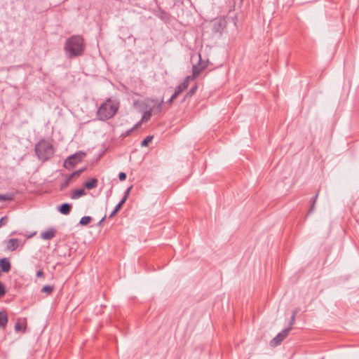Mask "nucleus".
Here are the masks:
<instances>
[{
    "instance_id": "393cba45",
    "label": "nucleus",
    "mask_w": 359,
    "mask_h": 359,
    "mask_svg": "<svg viewBox=\"0 0 359 359\" xmlns=\"http://www.w3.org/2000/svg\"><path fill=\"white\" fill-rule=\"evenodd\" d=\"M140 125V123H137L135 126H133L132 128L123 132L122 134H121V137L123 138L128 136L131 133L132 131H133L135 128H137L138 127V126Z\"/></svg>"
},
{
    "instance_id": "9d476101",
    "label": "nucleus",
    "mask_w": 359,
    "mask_h": 359,
    "mask_svg": "<svg viewBox=\"0 0 359 359\" xmlns=\"http://www.w3.org/2000/svg\"><path fill=\"white\" fill-rule=\"evenodd\" d=\"M191 78V76H187L185 78V79L183 81V82L181 83L180 85H178L176 87L175 91L180 94L184 90H186L188 88V86H189V83L190 80H192Z\"/></svg>"
},
{
    "instance_id": "6e6552de",
    "label": "nucleus",
    "mask_w": 359,
    "mask_h": 359,
    "mask_svg": "<svg viewBox=\"0 0 359 359\" xmlns=\"http://www.w3.org/2000/svg\"><path fill=\"white\" fill-rule=\"evenodd\" d=\"M20 243V241L18 238H11L6 241V249L14 251L18 248Z\"/></svg>"
},
{
    "instance_id": "0eeeda50",
    "label": "nucleus",
    "mask_w": 359,
    "mask_h": 359,
    "mask_svg": "<svg viewBox=\"0 0 359 359\" xmlns=\"http://www.w3.org/2000/svg\"><path fill=\"white\" fill-rule=\"evenodd\" d=\"M290 328H285L279 332L271 341L270 345L273 347L277 346L288 336Z\"/></svg>"
},
{
    "instance_id": "1a4fd4ad",
    "label": "nucleus",
    "mask_w": 359,
    "mask_h": 359,
    "mask_svg": "<svg viewBox=\"0 0 359 359\" xmlns=\"http://www.w3.org/2000/svg\"><path fill=\"white\" fill-rule=\"evenodd\" d=\"M150 102L154 103V104L149 108L153 114H158L162 110V106L163 104V100H161L160 102H158L156 100H150Z\"/></svg>"
},
{
    "instance_id": "c9c22d12",
    "label": "nucleus",
    "mask_w": 359,
    "mask_h": 359,
    "mask_svg": "<svg viewBox=\"0 0 359 359\" xmlns=\"http://www.w3.org/2000/svg\"><path fill=\"white\" fill-rule=\"evenodd\" d=\"M127 199L126 198H123L121 199V201L116 205V206H120V209L122 208L123 205L125 203Z\"/></svg>"
},
{
    "instance_id": "bb28decb",
    "label": "nucleus",
    "mask_w": 359,
    "mask_h": 359,
    "mask_svg": "<svg viewBox=\"0 0 359 359\" xmlns=\"http://www.w3.org/2000/svg\"><path fill=\"white\" fill-rule=\"evenodd\" d=\"M295 318H296V317L291 316V318L290 319V321H289V323H288V327H287V328H290V332L292 330V327H293V325L295 323Z\"/></svg>"
},
{
    "instance_id": "a19ab883",
    "label": "nucleus",
    "mask_w": 359,
    "mask_h": 359,
    "mask_svg": "<svg viewBox=\"0 0 359 359\" xmlns=\"http://www.w3.org/2000/svg\"><path fill=\"white\" fill-rule=\"evenodd\" d=\"M243 0H241V1H243Z\"/></svg>"
},
{
    "instance_id": "7ed1b4c3",
    "label": "nucleus",
    "mask_w": 359,
    "mask_h": 359,
    "mask_svg": "<svg viewBox=\"0 0 359 359\" xmlns=\"http://www.w3.org/2000/svg\"><path fill=\"white\" fill-rule=\"evenodd\" d=\"M119 107L118 102L111 98H107L97 109L96 113L97 119L104 121L113 118L117 113Z\"/></svg>"
},
{
    "instance_id": "a211bd4d",
    "label": "nucleus",
    "mask_w": 359,
    "mask_h": 359,
    "mask_svg": "<svg viewBox=\"0 0 359 359\" xmlns=\"http://www.w3.org/2000/svg\"><path fill=\"white\" fill-rule=\"evenodd\" d=\"M14 195L11 193L0 194V202L11 201L13 199Z\"/></svg>"
},
{
    "instance_id": "412c9836",
    "label": "nucleus",
    "mask_w": 359,
    "mask_h": 359,
    "mask_svg": "<svg viewBox=\"0 0 359 359\" xmlns=\"http://www.w3.org/2000/svg\"><path fill=\"white\" fill-rule=\"evenodd\" d=\"M152 114L153 113L151 111V109L145 111L143 114L142 121H147L148 120H149L152 116Z\"/></svg>"
},
{
    "instance_id": "4c0bfd02",
    "label": "nucleus",
    "mask_w": 359,
    "mask_h": 359,
    "mask_svg": "<svg viewBox=\"0 0 359 359\" xmlns=\"http://www.w3.org/2000/svg\"><path fill=\"white\" fill-rule=\"evenodd\" d=\"M299 309H294L293 311H292V316H294L296 317L297 314L298 313Z\"/></svg>"
},
{
    "instance_id": "f704fd0d",
    "label": "nucleus",
    "mask_w": 359,
    "mask_h": 359,
    "mask_svg": "<svg viewBox=\"0 0 359 359\" xmlns=\"http://www.w3.org/2000/svg\"><path fill=\"white\" fill-rule=\"evenodd\" d=\"M166 16H167V13L164 11H161L159 17L161 19H165L166 18Z\"/></svg>"
},
{
    "instance_id": "20e7f679",
    "label": "nucleus",
    "mask_w": 359,
    "mask_h": 359,
    "mask_svg": "<svg viewBox=\"0 0 359 359\" xmlns=\"http://www.w3.org/2000/svg\"><path fill=\"white\" fill-rule=\"evenodd\" d=\"M86 154L84 151H79L68 156L64 161L63 166L68 170L72 169L76 165L81 163L86 157Z\"/></svg>"
},
{
    "instance_id": "dca6fc26",
    "label": "nucleus",
    "mask_w": 359,
    "mask_h": 359,
    "mask_svg": "<svg viewBox=\"0 0 359 359\" xmlns=\"http://www.w3.org/2000/svg\"><path fill=\"white\" fill-rule=\"evenodd\" d=\"M8 315L6 312H0V327L4 328L8 323Z\"/></svg>"
},
{
    "instance_id": "473e14b6",
    "label": "nucleus",
    "mask_w": 359,
    "mask_h": 359,
    "mask_svg": "<svg viewBox=\"0 0 359 359\" xmlns=\"http://www.w3.org/2000/svg\"><path fill=\"white\" fill-rule=\"evenodd\" d=\"M133 188V186L131 185L130 187H129L125 191L124 193V196H123V198H126V199H127L128 198V196L130 194V190L132 189Z\"/></svg>"
},
{
    "instance_id": "423d86ee",
    "label": "nucleus",
    "mask_w": 359,
    "mask_h": 359,
    "mask_svg": "<svg viewBox=\"0 0 359 359\" xmlns=\"http://www.w3.org/2000/svg\"><path fill=\"white\" fill-rule=\"evenodd\" d=\"M208 67V61H202L201 55L199 54V62L198 64L192 67L191 79H194L198 74H200L205 69Z\"/></svg>"
},
{
    "instance_id": "aec40b11",
    "label": "nucleus",
    "mask_w": 359,
    "mask_h": 359,
    "mask_svg": "<svg viewBox=\"0 0 359 359\" xmlns=\"http://www.w3.org/2000/svg\"><path fill=\"white\" fill-rule=\"evenodd\" d=\"M92 220L91 217L90 216H84L81 217V219L79 221V224L82 226H86L88 225Z\"/></svg>"
},
{
    "instance_id": "f03ea898",
    "label": "nucleus",
    "mask_w": 359,
    "mask_h": 359,
    "mask_svg": "<svg viewBox=\"0 0 359 359\" xmlns=\"http://www.w3.org/2000/svg\"><path fill=\"white\" fill-rule=\"evenodd\" d=\"M34 152L39 161L42 163L50 160L55 152L52 140L42 138L34 147Z\"/></svg>"
},
{
    "instance_id": "4468645a",
    "label": "nucleus",
    "mask_w": 359,
    "mask_h": 359,
    "mask_svg": "<svg viewBox=\"0 0 359 359\" xmlns=\"http://www.w3.org/2000/svg\"><path fill=\"white\" fill-rule=\"evenodd\" d=\"M97 184L98 180L96 178H91L90 180L86 181L83 185L87 189L90 190L97 187Z\"/></svg>"
},
{
    "instance_id": "b1692460",
    "label": "nucleus",
    "mask_w": 359,
    "mask_h": 359,
    "mask_svg": "<svg viewBox=\"0 0 359 359\" xmlns=\"http://www.w3.org/2000/svg\"><path fill=\"white\" fill-rule=\"evenodd\" d=\"M153 139V136H147V137H145L141 142V146L142 147H147L149 145V144L151 142Z\"/></svg>"
},
{
    "instance_id": "ea45409f",
    "label": "nucleus",
    "mask_w": 359,
    "mask_h": 359,
    "mask_svg": "<svg viewBox=\"0 0 359 359\" xmlns=\"http://www.w3.org/2000/svg\"><path fill=\"white\" fill-rule=\"evenodd\" d=\"M105 218H106V216L102 217V219L100 221L99 224H101L102 222H103V221L105 219Z\"/></svg>"
},
{
    "instance_id": "39448f33",
    "label": "nucleus",
    "mask_w": 359,
    "mask_h": 359,
    "mask_svg": "<svg viewBox=\"0 0 359 359\" xmlns=\"http://www.w3.org/2000/svg\"><path fill=\"white\" fill-rule=\"evenodd\" d=\"M226 20L224 17L218 18L212 22V29L214 33H222L226 27Z\"/></svg>"
},
{
    "instance_id": "f3484780",
    "label": "nucleus",
    "mask_w": 359,
    "mask_h": 359,
    "mask_svg": "<svg viewBox=\"0 0 359 359\" xmlns=\"http://www.w3.org/2000/svg\"><path fill=\"white\" fill-rule=\"evenodd\" d=\"M76 177L75 176H72V174H69L66 177L65 180L60 184V190H63L66 189L69 184L72 182L73 178Z\"/></svg>"
},
{
    "instance_id": "58836bf2",
    "label": "nucleus",
    "mask_w": 359,
    "mask_h": 359,
    "mask_svg": "<svg viewBox=\"0 0 359 359\" xmlns=\"http://www.w3.org/2000/svg\"><path fill=\"white\" fill-rule=\"evenodd\" d=\"M173 101H174V100H173L172 97H170V98L168 100V104L169 105H171V104L172 103V102H173Z\"/></svg>"
},
{
    "instance_id": "f8f14e48",
    "label": "nucleus",
    "mask_w": 359,
    "mask_h": 359,
    "mask_svg": "<svg viewBox=\"0 0 359 359\" xmlns=\"http://www.w3.org/2000/svg\"><path fill=\"white\" fill-rule=\"evenodd\" d=\"M56 231L54 229H49L41 233V238L43 240H50L55 236Z\"/></svg>"
},
{
    "instance_id": "7c9ffc66",
    "label": "nucleus",
    "mask_w": 359,
    "mask_h": 359,
    "mask_svg": "<svg viewBox=\"0 0 359 359\" xmlns=\"http://www.w3.org/2000/svg\"><path fill=\"white\" fill-rule=\"evenodd\" d=\"M15 330L16 332L22 330V324L20 323V320L15 324Z\"/></svg>"
},
{
    "instance_id": "a878e982",
    "label": "nucleus",
    "mask_w": 359,
    "mask_h": 359,
    "mask_svg": "<svg viewBox=\"0 0 359 359\" xmlns=\"http://www.w3.org/2000/svg\"><path fill=\"white\" fill-rule=\"evenodd\" d=\"M86 168H81L76 171H74L72 173V176H75L76 177H79V175L86 170Z\"/></svg>"
},
{
    "instance_id": "2eb2a0df",
    "label": "nucleus",
    "mask_w": 359,
    "mask_h": 359,
    "mask_svg": "<svg viewBox=\"0 0 359 359\" xmlns=\"http://www.w3.org/2000/svg\"><path fill=\"white\" fill-rule=\"evenodd\" d=\"M86 194V193L83 189H75L72 191L71 198L72 199H77L83 196H85Z\"/></svg>"
},
{
    "instance_id": "cd10ccee",
    "label": "nucleus",
    "mask_w": 359,
    "mask_h": 359,
    "mask_svg": "<svg viewBox=\"0 0 359 359\" xmlns=\"http://www.w3.org/2000/svg\"><path fill=\"white\" fill-rule=\"evenodd\" d=\"M8 221L7 216H4L0 219V228L5 226Z\"/></svg>"
},
{
    "instance_id": "9b49d317",
    "label": "nucleus",
    "mask_w": 359,
    "mask_h": 359,
    "mask_svg": "<svg viewBox=\"0 0 359 359\" xmlns=\"http://www.w3.org/2000/svg\"><path fill=\"white\" fill-rule=\"evenodd\" d=\"M11 268V262L7 258H2L0 259V269L3 272L8 273Z\"/></svg>"
},
{
    "instance_id": "e433bc0d",
    "label": "nucleus",
    "mask_w": 359,
    "mask_h": 359,
    "mask_svg": "<svg viewBox=\"0 0 359 359\" xmlns=\"http://www.w3.org/2000/svg\"><path fill=\"white\" fill-rule=\"evenodd\" d=\"M179 95H180V93L175 90V93L171 96V97L175 100L179 96Z\"/></svg>"
},
{
    "instance_id": "4be33fe9",
    "label": "nucleus",
    "mask_w": 359,
    "mask_h": 359,
    "mask_svg": "<svg viewBox=\"0 0 359 359\" xmlns=\"http://www.w3.org/2000/svg\"><path fill=\"white\" fill-rule=\"evenodd\" d=\"M54 287L52 285H45L41 288V292L50 294L53 292Z\"/></svg>"
},
{
    "instance_id": "5701e85b",
    "label": "nucleus",
    "mask_w": 359,
    "mask_h": 359,
    "mask_svg": "<svg viewBox=\"0 0 359 359\" xmlns=\"http://www.w3.org/2000/svg\"><path fill=\"white\" fill-rule=\"evenodd\" d=\"M318 193H317L313 197V199H312V203H311V207L309 210V212H308V214H310L311 213L314 208H315V204L316 203V200L318 198Z\"/></svg>"
},
{
    "instance_id": "ddd939ff",
    "label": "nucleus",
    "mask_w": 359,
    "mask_h": 359,
    "mask_svg": "<svg viewBox=\"0 0 359 359\" xmlns=\"http://www.w3.org/2000/svg\"><path fill=\"white\" fill-rule=\"evenodd\" d=\"M72 210V205L67 203H62L60 208H58V210L60 212L62 215H68L69 214L70 211Z\"/></svg>"
},
{
    "instance_id": "6ab92c4d",
    "label": "nucleus",
    "mask_w": 359,
    "mask_h": 359,
    "mask_svg": "<svg viewBox=\"0 0 359 359\" xmlns=\"http://www.w3.org/2000/svg\"><path fill=\"white\" fill-rule=\"evenodd\" d=\"M197 89L198 86L196 84L192 86L191 89L189 90V92H187V94L185 95L184 100H185L187 98L191 97L196 93Z\"/></svg>"
},
{
    "instance_id": "72a5a7b5",
    "label": "nucleus",
    "mask_w": 359,
    "mask_h": 359,
    "mask_svg": "<svg viewBox=\"0 0 359 359\" xmlns=\"http://www.w3.org/2000/svg\"><path fill=\"white\" fill-rule=\"evenodd\" d=\"M36 276L37 278H43L44 277V273H43V270L42 269L39 270L36 272Z\"/></svg>"
},
{
    "instance_id": "c756f323",
    "label": "nucleus",
    "mask_w": 359,
    "mask_h": 359,
    "mask_svg": "<svg viewBox=\"0 0 359 359\" xmlns=\"http://www.w3.org/2000/svg\"><path fill=\"white\" fill-rule=\"evenodd\" d=\"M120 210V206H116L115 207V208L114 209V210L111 212V214L109 215V218H111L113 217L118 211Z\"/></svg>"
},
{
    "instance_id": "f257e3e1",
    "label": "nucleus",
    "mask_w": 359,
    "mask_h": 359,
    "mask_svg": "<svg viewBox=\"0 0 359 359\" xmlns=\"http://www.w3.org/2000/svg\"><path fill=\"white\" fill-rule=\"evenodd\" d=\"M86 50L84 39L81 35H72L65 41L64 50L69 59L81 56Z\"/></svg>"
},
{
    "instance_id": "c85d7f7f",
    "label": "nucleus",
    "mask_w": 359,
    "mask_h": 359,
    "mask_svg": "<svg viewBox=\"0 0 359 359\" xmlns=\"http://www.w3.org/2000/svg\"><path fill=\"white\" fill-rule=\"evenodd\" d=\"M6 287L4 285L0 282V297H3L6 294Z\"/></svg>"
},
{
    "instance_id": "2f4dec72",
    "label": "nucleus",
    "mask_w": 359,
    "mask_h": 359,
    "mask_svg": "<svg viewBox=\"0 0 359 359\" xmlns=\"http://www.w3.org/2000/svg\"><path fill=\"white\" fill-rule=\"evenodd\" d=\"M118 179L120 181H124L126 179V174L123 172H119Z\"/></svg>"
}]
</instances>
